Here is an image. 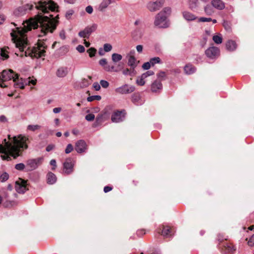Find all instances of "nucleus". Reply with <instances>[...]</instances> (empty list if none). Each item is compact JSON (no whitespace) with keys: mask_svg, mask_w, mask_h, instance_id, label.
<instances>
[{"mask_svg":"<svg viewBox=\"0 0 254 254\" xmlns=\"http://www.w3.org/2000/svg\"><path fill=\"white\" fill-rule=\"evenodd\" d=\"M35 8L40 12L33 18L23 22V28L16 27L13 29L10 33L12 40L15 44V47L19 51H23L27 46V36L26 33L32 29L38 28L40 25V34L39 37H42L48 33H53L56 29L58 21V15L55 18L49 17L47 16H43L42 14L48 13L49 10L55 11L58 5L53 1L40 0L34 3Z\"/></svg>","mask_w":254,"mask_h":254,"instance_id":"obj_1","label":"nucleus"},{"mask_svg":"<svg viewBox=\"0 0 254 254\" xmlns=\"http://www.w3.org/2000/svg\"><path fill=\"white\" fill-rule=\"evenodd\" d=\"M8 140L4 139L2 144H0V153L2 160H10L11 157L15 159L21 155V152L28 148V138L24 135L20 134L10 137L8 135Z\"/></svg>","mask_w":254,"mask_h":254,"instance_id":"obj_2","label":"nucleus"},{"mask_svg":"<svg viewBox=\"0 0 254 254\" xmlns=\"http://www.w3.org/2000/svg\"><path fill=\"white\" fill-rule=\"evenodd\" d=\"M12 79L15 83L16 88L23 89L25 85H26L27 84L26 83H24L22 79L21 78L19 79L18 78V75L17 73H15L11 69L4 70L1 72V76H0V80H1L4 82Z\"/></svg>","mask_w":254,"mask_h":254,"instance_id":"obj_3","label":"nucleus"},{"mask_svg":"<svg viewBox=\"0 0 254 254\" xmlns=\"http://www.w3.org/2000/svg\"><path fill=\"white\" fill-rule=\"evenodd\" d=\"M47 46L45 43L41 40H38L36 47L32 48H28L25 52V56H30L32 58H39L45 56Z\"/></svg>","mask_w":254,"mask_h":254,"instance_id":"obj_4","label":"nucleus"},{"mask_svg":"<svg viewBox=\"0 0 254 254\" xmlns=\"http://www.w3.org/2000/svg\"><path fill=\"white\" fill-rule=\"evenodd\" d=\"M171 13V9L167 7L164 9L163 11H161L156 16L154 21L155 26L159 28H167L169 26V23L167 20V17Z\"/></svg>","mask_w":254,"mask_h":254,"instance_id":"obj_5","label":"nucleus"},{"mask_svg":"<svg viewBox=\"0 0 254 254\" xmlns=\"http://www.w3.org/2000/svg\"><path fill=\"white\" fill-rule=\"evenodd\" d=\"M43 159V157H40L28 160L26 161L28 171H33L37 169L39 166L42 164Z\"/></svg>","mask_w":254,"mask_h":254,"instance_id":"obj_6","label":"nucleus"},{"mask_svg":"<svg viewBox=\"0 0 254 254\" xmlns=\"http://www.w3.org/2000/svg\"><path fill=\"white\" fill-rule=\"evenodd\" d=\"M126 112L125 110L114 111L111 115V121L114 123H120L122 122L125 118Z\"/></svg>","mask_w":254,"mask_h":254,"instance_id":"obj_7","label":"nucleus"},{"mask_svg":"<svg viewBox=\"0 0 254 254\" xmlns=\"http://www.w3.org/2000/svg\"><path fill=\"white\" fill-rule=\"evenodd\" d=\"M135 89L134 86L126 84L116 88L115 92L118 94H127L133 92Z\"/></svg>","mask_w":254,"mask_h":254,"instance_id":"obj_8","label":"nucleus"},{"mask_svg":"<svg viewBox=\"0 0 254 254\" xmlns=\"http://www.w3.org/2000/svg\"><path fill=\"white\" fill-rule=\"evenodd\" d=\"M205 55L209 59H214L217 58L220 55L219 48L216 47H211L208 48L205 52Z\"/></svg>","mask_w":254,"mask_h":254,"instance_id":"obj_9","label":"nucleus"},{"mask_svg":"<svg viewBox=\"0 0 254 254\" xmlns=\"http://www.w3.org/2000/svg\"><path fill=\"white\" fill-rule=\"evenodd\" d=\"M96 28L97 25L96 24H93L92 26H88L86 27L83 30L79 32L78 35L80 37L88 38L91 34L93 31H94Z\"/></svg>","mask_w":254,"mask_h":254,"instance_id":"obj_10","label":"nucleus"},{"mask_svg":"<svg viewBox=\"0 0 254 254\" xmlns=\"http://www.w3.org/2000/svg\"><path fill=\"white\" fill-rule=\"evenodd\" d=\"M16 191L19 193H24L27 189L26 182L21 179L16 181L15 185Z\"/></svg>","mask_w":254,"mask_h":254,"instance_id":"obj_11","label":"nucleus"},{"mask_svg":"<svg viewBox=\"0 0 254 254\" xmlns=\"http://www.w3.org/2000/svg\"><path fill=\"white\" fill-rule=\"evenodd\" d=\"M74 163L71 158H67L64 163V173L69 175L73 172Z\"/></svg>","mask_w":254,"mask_h":254,"instance_id":"obj_12","label":"nucleus"},{"mask_svg":"<svg viewBox=\"0 0 254 254\" xmlns=\"http://www.w3.org/2000/svg\"><path fill=\"white\" fill-rule=\"evenodd\" d=\"M154 72L152 70H149L143 73L140 76L137 77L136 83L137 85L143 86L146 82V78L149 76L153 75Z\"/></svg>","mask_w":254,"mask_h":254,"instance_id":"obj_13","label":"nucleus"},{"mask_svg":"<svg viewBox=\"0 0 254 254\" xmlns=\"http://www.w3.org/2000/svg\"><path fill=\"white\" fill-rule=\"evenodd\" d=\"M164 1V0H157L155 2H150L148 7L151 11H156L162 6Z\"/></svg>","mask_w":254,"mask_h":254,"instance_id":"obj_14","label":"nucleus"},{"mask_svg":"<svg viewBox=\"0 0 254 254\" xmlns=\"http://www.w3.org/2000/svg\"><path fill=\"white\" fill-rule=\"evenodd\" d=\"M75 149L79 153L85 152L87 149L86 142L83 140L78 141L75 144Z\"/></svg>","mask_w":254,"mask_h":254,"instance_id":"obj_15","label":"nucleus"},{"mask_svg":"<svg viewBox=\"0 0 254 254\" xmlns=\"http://www.w3.org/2000/svg\"><path fill=\"white\" fill-rule=\"evenodd\" d=\"M99 64L101 65L104 66V68L106 71L117 72L119 70V69L115 68L113 65L108 64L107 60L105 59L100 60Z\"/></svg>","mask_w":254,"mask_h":254,"instance_id":"obj_16","label":"nucleus"},{"mask_svg":"<svg viewBox=\"0 0 254 254\" xmlns=\"http://www.w3.org/2000/svg\"><path fill=\"white\" fill-rule=\"evenodd\" d=\"M3 200V206L5 207H8L13 205V201L9 199V194L7 192H4L1 196Z\"/></svg>","mask_w":254,"mask_h":254,"instance_id":"obj_17","label":"nucleus"},{"mask_svg":"<svg viewBox=\"0 0 254 254\" xmlns=\"http://www.w3.org/2000/svg\"><path fill=\"white\" fill-rule=\"evenodd\" d=\"M223 247L222 250L224 254H232L235 251L234 246L227 242L225 243Z\"/></svg>","mask_w":254,"mask_h":254,"instance_id":"obj_18","label":"nucleus"},{"mask_svg":"<svg viewBox=\"0 0 254 254\" xmlns=\"http://www.w3.org/2000/svg\"><path fill=\"white\" fill-rule=\"evenodd\" d=\"M162 88V84L159 81L156 80L151 85V90L153 92H159Z\"/></svg>","mask_w":254,"mask_h":254,"instance_id":"obj_19","label":"nucleus"},{"mask_svg":"<svg viewBox=\"0 0 254 254\" xmlns=\"http://www.w3.org/2000/svg\"><path fill=\"white\" fill-rule=\"evenodd\" d=\"M211 4L214 7L219 10H222L225 7L224 2L221 0H212Z\"/></svg>","mask_w":254,"mask_h":254,"instance_id":"obj_20","label":"nucleus"},{"mask_svg":"<svg viewBox=\"0 0 254 254\" xmlns=\"http://www.w3.org/2000/svg\"><path fill=\"white\" fill-rule=\"evenodd\" d=\"M226 47L228 51H234L237 49V44L235 41L229 40L226 42Z\"/></svg>","mask_w":254,"mask_h":254,"instance_id":"obj_21","label":"nucleus"},{"mask_svg":"<svg viewBox=\"0 0 254 254\" xmlns=\"http://www.w3.org/2000/svg\"><path fill=\"white\" fill-rule=\"evenodd\" d=\"M33 7V4L31 3H27L22 7H19L18 9V11H20V14H24L27 10H30Z\"/></svg>","mask_w":254,"mask_h":254,"instance_id":"obj_22","label":"nucleus"},{"mask_svg":"<svg viewBox=\"0 0 254 254\" xmlns=\"http://www.w3.org/2000/svg\"><path fill=\"white\" fill-rule=\"evenodd\" d=\"M47 180L48 184L52 185L56 183L57 177L54 173L49 172L47 175Z\"/></svg>","mask_w":254,"mask_h":254,"instance_id":"obj_23","label":"nucleus"},{"mask_svg":"<svg viewBox=\"0 0 254 254\" xmlns=\"http://www.w3.org/2000/svg\"><path fill=\"white\" fill-rule=\"evenodd\" d=\"M134 52H130L128 60V64L131 66H135L137 64V61L135 58L133 54Z\"/></svg>","mask_w":254,"mask_h":254,"instance_id":"obj_24","label":"nucleus"},{"mask_svg":"<svg viewBox=\"0 0 254 254\" xmlns=\"http://www.w3.org/2000/svg\"><path fill=\"white\" fill-rule=\"evenodd\" d=\"M132 102L136 105H140L143 104V101L141 99L138 94H134L131 97Z\"/></svg>","mask_w":254,"mask_h":254,"instance_id":"obj_25","label":"nucleus"},{"mask_svg":"<svg viewBox=\"0 0 254 254\" xmlns=\"http://www.w3.org/2000/svg\"><path fill=\"white\" fill-rule=\"evenodd\" d=\"M196 70L195 67L191 64H187L184 67V70L186 74H190L195 72Z\"/></svg>","mask_w":254,"mask_h":254,"instance_id":"obj_26","label":"nucleus"},{"mask_svg":"<svg viewBox=\"0 0 254 254\" xmlns=\"http://www.w3.org/2000/svg\"><path fill=\"white\" fill-rule=\"evenodd\" d=\"M67 73V68L62 67L59 68L57 71V75L60 77H64Z\"/></svg>","mask_w":254,"mask_h":254,"instance_id":"obj_27","label":"nucleus"},{"mask_svg":"<svg viewBox=\"0 0 254 254\" xmlns=\"http://www.w3.org/2000/svg\"><path fill=\"white\" fill-rule=\"evenodd\" d=\"M183 14L184 17L188 21L194 20L197 18L194 14L188 11H184Z\"/></svg>","mask_w":254,"mask_h":254,"instance_id":"obj_28","label":"nucleus"},{"mask_svg":"<svg viewBox=\"0 0 254 254\" xmlns=\"http://www.w3.org/2000/svg\"><path fill=\"white\" fill-rule=\"evenodd\" d=\"M171 229L168 226H163L161 234L164 237H168L171 235Z\"/></svg>","mask_w":254,"mask_h":254,"instance_id":"obj_29","label":"nucleus"},{"mask_svg":"<svg viewBox=\"0 0 254 254\" xmlns=\"http://www.w3.org/2000/svg\"><path fill=\"white\" fill-rule=\"evenodd\" d=\"M110 3V0H103L99 6V10L100 11H103L104 9L107 8Z\"/></svg>","mask_w":254,"mask_h":254,"instance_id":"obj_30","label":"nucleus"},{"mask_svg":"<svg viewBox=\"0 0 254 254\" xmlns=\"http://www.w3.org/2000/svg\"><path fill=\"white\" fill-rule=\"evenodd\" d=\"M204 11L207 15H211L214 13L213 9L209 5H207L204 7Z\"/></svg>","mask_w":254,"mask_h":254,"instance_id":"obj_31","label":"nucleus"},{"mask_svg":"<svg viewBox=\"0 0 254 254\" xmlns=\"http://www.w3.org/2000/svg\"><path fill=\"white\" fill-rule=\"evenodd\" d=\"M212 39L213 41L217 44H220L222 42V37L220 34L213 36Z\"/></svg>","mask_w":254,"mask_h":254,"instance_id":"obj_32","label":"nucleus"},{"mask_svg":"<svg viewBox=\"0 0 254 254\" xmlns=\"http://www.w3.org/2000/svg\"><path fill=\"white\" fill-rule=\"evenodd\" d=\"M198 0H189V7L193 9L196 7L197 5Z\"/></svg>","mask_w":254,"mask_h":254,"instance_id":"obj_33","label":"nucleus"},{"mask_svg":"<svg viewBox=\"0 0 254 254\" xmlns=\"http://www.w3.org/2000/svg\"><path fill=\"white\" fill-rule=\"evenodd\" d=\"M112 59L114 62H118L122 59V55L114 53L112 56Z\"/></svg>","mask_w":254,"mask_h":254,"instance_id":"obj_34","label":"nucleus"},{"mask_svg":"<svg viewBox=\"0 0 254 254\" xmlns=\"http://www.w3.org/2000/svg\"><path fill=\"white\" fill-rule=\"evenodd\" d=\"M150 62L152 66H154L156 64L161 63L160 59L159 57H155L150 60Z\"/></svg>","mask_w":254,"mask_h":254,"instance_id":"obj_35","label":"nucleus"},{"mask_svg":"<svg viewBox=\"0 0 254 254\" xmlns=\"http://www.w3.org/2000/svg\"><path fill=\"white\" fill-rule=\"evenodd\" d=\"M9 178L8 174L5 172L0 176V181L1 182H4L7 181Z\"/></svg>","mask_w":254,"mask_h":254,"instance_id":"obj_36","label":"nucleus"},{"mask_svg":"<svg viewBox=\"0 0 254 254\" xmlns=\"http://www.w3.org/2000/svg\"><path fill=\"white\" fill-rule=\"evenodd\" d=\"M101 99V97L99 95H95V96H92L88 97L87 98V101L89 102H92L94 100H100Z\"/></svg>","mask_w":254,"mask_h":254,"instance_id":"obj_37","label":"nucleus"},{"mask_svg":"<svg viewBox=\"0 0 254 254\" xmlns=\"http://www.w3.org/2000/svg\"><path fill=\"white\" fill-rule=\"evenodd\" d=\"M87 53L90 57H93L96 53V50L94 48H90L87 50Z\"/></svg>","mask_w":254,"mask_h":254,"instance_id":"obj_38","label":"nucleus"},{"mask_svg":"<svg viewBox=\"0 0 254 254\" xmlns=\"http://www.w3.org/2000/svg\"><path fill=\"white\" fill-rule=\"evenodd\" d=\"M25 167V165L23 163H18L15 165V168L19 171L24 170Z\"/></svg>","mask_w":254,"mask_h":254,"instance_id":"obj_39","label":"nucleus"},{"mask_svg":"<svg viewBox=\"0 0 254 254\" xmlns=\"http://www.w3.org/2000/svg\"><path fill=\"white\" fill-rule=\"evenodd\" d=\"M73 146L71 144H68L65 150V152L66 154L70 153L73 150Z\"/></svg>","mask_w":254,"mask_h":254,"instance_id":"obj_40","label":"nucleus"},{"mask_svg":"<svg viewBox=\"0 0 254 254\" xmlns=\"http://www.w3.org/2000/svg\"><path fill=\"white\" fill-rule=\"evenodd\" d=\"M112 46L110 44H105L104 45V50L105 52H108L111 51Z\"/></svg>","mask_w":254,"mask_h":254,"instance_id":"obj_41","label":"nucleus"},{"mask_svg":"<svg viewBox=\"0 0 254 254\" xmlns=\"http://www.w3.org/2000/svg\"><path fill=\"white\" fill-rule=\"evenodd\" d=\"M100 83L102 87L104 88H107L109 85V82L104 80H101L100 82Z\"/></svg>","mask_w":254,"mask_h":254,"instance_id":"obj_42","label":"nucleus"},{"mask_svg":"<svg viewBox=\"0 0 254 254\" xmlns=\"http://www.w3.org/2000/svg\"><path fill=\"white\" fill-rule=\"evenodd\" d=\"M248 244L250 247L254 246V234L252 236L248 242Z\"/></svg>","mask_w":254,"mask_h":254,"instance_id":"obj_43","label":"nucleus"},{"mask_svg":"<svg viewBox=\"0 0 254 254\" xmlns=\"http://www.w3.org/2000/svg\"><path fill=\"white\" fill-rule=\"evenodd\" d=\"M95 116L93 114H89L85 116V119L88 121H92L94 119Z\"/></svg>","mask_w":254,"mask_h":254,"instance_id":"obj_44","label":"nucleus"},{"mask_svg":"<svg viewBox=\"0 0 254 254\" xmlns=\"http://www.w3.org/2000/svg\"><path fill=\"white\" fill-rule=\"evenodd\" d=\"M151 64L150 62H146L143 64L142 65V68L144 69H148L151 67Z\"/></svg>","mask_w":254,"mask_h":254,"instance_id":"obj_45","label":"nucleus"},{"mask_svg":"<svg viewBox=\"0 0 254 254\" xmlns=\"http://www.w3.org/2000/svg\"><path fill=\"white\" fill-rule=\"evenodd\" d=\"M212 20L211 18H206V17H200L198 19L199 22H209Z\"/></svg>","mask_w":254,"mask_h":254,"instance_id":"obj_46","label":"nucleus"},{"mask_svg":"<svg viewBox=\"0 0 254 254\" xmlns=\"http://www.w3.org/2000/svg\"><path fill=\"white\" fill-rule=\"evenodd\" d=\"M0 55L2 58H4L5 59H6L8 58L7 52L4 50H1Z\"/></svg>","mask_w":254,"mask_h":254,"instance_id":"obj_47","label":"nucleus"},{"mask_svg":"<svg viewBox=\"0 0 254 254\" xmlns=\"http://www.w3.org/2000/svg\"><path fill=\"white\" fill-rule=\"evenodd\" d=\"M76 50L78 51V52H79L80 53H83L85 51L84 47L82 45H78L76 47Z\"/></svg>","mask_w":254,"mask_h":254,"instance_id":"obj_48","label":"nucleus"},{"mask_svg":"<svg viewBox=\"0 0 254 254\" xmlns=\"http://www.w3.org/2000/svg\"><path fill=\"white\" fill-rule=\"evenodd\" d=\"M166 73L163 71H160L159 73H158L157 76L159 78H160L161 79H164L166 77Z\"/></svg>","mask_w":254,"mask_h":254,"instance_id":"obj_49","label":"nucleus"},{"mask_svg":"<svg viewBox=\"0 0 254 254\" xmlns=\"http://www.w3.org/2000/svg\"><path fill=\"white\" fill-rule=\"evenodd\" d=\"M55 146L54 144H49L46 147V151L49 152L55 148Z\"/></svg>","mask_w":254,"mask_h":254,"instance_id":"obj_50","label":"nucleus"},{"mask_svg":"<svg viewBox=\"0 0 254 254\" xmlns=\"http://www.w3.org/2000/svg\"><path fill=\"white\" fill-rule=\"evenodd\" d=\"M72 132L75 135H79L80 134V131L79 130L78 128H74L72 130Z\"/></svg>","mask_w":254,"mask_h":254,"instance_id":"obj_51","label":"nucleus"},{"mask_svg":"<svg viewBox=\"0 0 254 254\" xmlns=\"http://www.w3.org/2000/svg\"><path fill=\"white\" fill-rule=\"evenodd\" d=\"M93 87L95 90L98 91L100 89V85L97 82L94 83Z\"/></svg>","mask_w":254,"mask_h":254,"instance_id":"obj_52","label":"nucleus"},{"mask_svg":"<svg viewBox=\"0 0 254 254\" xmlns=\"http://www.w3.org/2000/svg\"><path fill=\"white\" fill-rule=\"evenodd\" d=\"M86 11L88 13H91L93 12V8L91 6H88L86 7Z\"/></svg>","mask_w":254,"mask_h":254,"instance_id":"obj_53","label":"nucleus"},{"mask_svg":"<svg viewBox=\"0 0 254 254\" xmlns=\"http://www.w3.org/2000/svg\"><path fill=\"white\" fill-rule=\"evenodd\" d=\"M50 165L54 166V167L52 168V170H55V167H56V161L55 159H52L50 161Z\"/></svg>","mask_w":254,"mask_h":254,"instance_id":"obj_54","label":"nucleus"},{"mask_svg":"<svg viewBox=\"0 0 254 254\" xmlns=\"http://www.w3.org/2000/svg\"><path fill=\"white\" fill-rule=\"evenodd\" d=\"M73 11L72 10H69L66 12L65 14V16L67 18H69L70 16L72 15Z\"/></svg>","mask_w":254,"mask_h":254,"instance_id":"obj_55","label":"nucleus"},{"mask_svg":"<svg viewBox=\"0 0 254 254\" xmlns=\"http://www.w3.org/2000/svg\"><path fill=\"white\" fill-rule=\"evenodd\" d=\"M112 190V188L110 187L109 186H106L104 188V191L105 193H107L110 191H111Z\"/></svg>","mask_w":254,"mask_h":254,"instance_id":"obj_56","label":"nucleus"},{"mask_svg":"<svg viewBox=\"0 0 254 254\" xmlns=\"http://www.w3.org/2000/svg\"><path fill=\"white\" fill-rule=\"evenodd\" d=\"M142 50H143V46L142 45H137L136 46V50L138 53L142 52Z\"/></svg>","mask_w":254,"mask_h":254,"instance_id":"obj_57","label":"nucleus"},{"mask_svg":"<svg viewBox=\"0 0 254 254\" xmlns=\"http://www.w3.org/2000/svg\"><path fill=\"white\" fill-rule=\"evenodd\" d=\"M223 26L225 27V28L227 30H229L230 29V26L229 25V23L227 21H225L223 23Z\"/></svg>","mask_w":254,"mask_h":254,"instance_id":"obj_58","label":"nucleus"},{"mask_svg":"<svg viewBox=\"0 0 254 254\" xmlns=\"http://www.w3.org/2000/svg\"><path fill=\"white\" fill-rule=\"evenodd\" d=\"M5 20V16L3 15L0 14V24H2Z\"/></svg>","mask_w":254,"mask_h":254,"instance_id":"obj_59","label":"nucleus"},{"mask_svg":"<svg viewBox=\"0 0 254 254\" xmlns=\"http://www.w3.org/2000/svg\"><path fill=\"white\" fill-rule=\"evenodd\" d=\"M28 82L29 84H32V85H34L36 83V79H30V78H29Z\"/></svg>","mask_w":254,"mask_h":254,"instance_id":"obj_60","label":"nucleus"},{"mask_svg":"<svg viewBox=\"0 0 254 254\" xmlns=\"http://www.w3.org/2000/svg\"><path fill=\"white\" fill-rule=\"evenodd\" d=\"M61 110H62L61 108H59V107L55 108L53 109V112L55 113H59V112H60L61 111Z\"/></svg>","mask_w":254,"mask_h":254,"instance_id":"obj_61","label":"nucleus"},{"mask_svg":"<svg viewBox=\"0 0 254 254\" xmlns=\"http://www.w3.org/2000/svg\"><path fill=\"white\" fill-rule=\"evenodd\" d=\"M123 74L125 75H127L130 74V70L128 68H126L123 70Z\"/></svg>","mask_w":254,"mask_h":254,"instance_id":"obj_62","label":"nucleus"},{"mask_svg":"<svg viewBox=\"0 0 254 254\" xmlns=\"http://www.w3.org/2000/svg\"><path fill=\"white\" fill-rule=\"evenodd\" d=\"M6 121V119L5 116H1L0 117V121L2 122H4Z\"/></svg>","mask_w":254,"mask_h":254,"instance_id":"obj_63","label":"nucleus"},{"mask_svg":"<svg viewBox=\"0 0 254 254\" xmlns=\"http://www.w3.org/2000/svg\"><path fill=\"white\" fill-rule=\"evenodd\" d=\"M84 44L86 47H89L90 45V42L88 41H86L85 40H84Z\"/></svg>","mask_w":254,"mask_h":254,"instance_id":"obj_64","label":"nucleus"}]
</instances>
